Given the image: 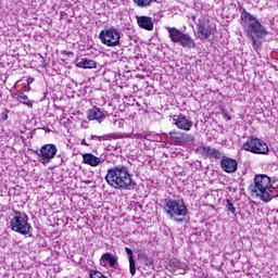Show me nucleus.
Wrapping results in <instances>:
<instances>
[{
    "mask_svg": "<svg viewBox=\"0 0 278 278\" xmlns=\"http://www.w3.org/2000/svg\"><path fill=\"white\" fill-rule=\"evenodd\" d=\"M27 84H28V86H30V84H34V78L29 77V78L27 79Z\"/></svg>",
    "mask_w": 278,
    "mask_h": 278,
    "instance_id": "33",
    "label": "nucleus"
},
{
    "mask_svg": "<svg viewBox=\"0 0 278 278\" xmlns=\"http://www.w3.org/2000/svg\"><path fill=\"white\" fill-rule=\"evenodd\" d=\"M29 217L21 211H14L13 218L10 222V228L21 236H29L31 238V225L29 224Z\"/></svg>",
    "mask_w": 278,
    "mask_h": 278,
    "instance_id": "5",
    "label": "nucleus"
},
{
    "mask_svg": "<svg viewBox=\"0 0 278 278\" xmlns=\"http://www.w3.org/2000/svg\"><path fill=\"white\" fill-rule=\"evenodd\" d=\"M146 140H150L152 142H155V140H157V135H153V134H147L144 136Z\"/></svg>",
    "mask_w": 278,
    "mask_h": 278,
    "instance_id": "28",
    "label": "nucleus"
},
{
    "mask_svg": "<svg viewBox=\"0 0 278 278\" xmlns=\"http://www.w3.org/2000/svg\"><path fill=\"white\" fill-rule=\"evenodd\" d=\"M169 138L173 140L174 144H184V132L181 131H170Z\"/></svg>",
    "mask_w": 278,
    "mask_h": 278,
    "instance_id": "20",
    "label": "nucleus"
},
{
    "mask_svg": "<svg viewBox=\"0 0 278 278\" xmlns=\"http://www.w3.org/2000/svg\"><path fill=\"white\" fill-rule=\"evenodd\" d=\"M202 155H205V157H208L210 160H220L224 157L223 152L216 148L212 147H203L201 149Z\"/></svg>",
    "mask_w": 278,
    "mask_h": 278,
    "instance_id": "13",
    "label": "nucleus"
},
{
    "mask_svg": "<svg viewBox=\"0 0 278 278\" xmlns=\"http://www.w3.org/2000/svg\"><path fill=\"white\" fill-rule=\"evenodd\" d=\"M224 116L226 117L227 121H231V116L227 112H224Z\"/></svg>",
    "mask_w": 278,
    "mask_h": 278,
    "instance_id": "31",
    "label": "nucleus"
},
{
    "mask_svg": "<svg viewBox=\"0 0 278 278\" xmlns=\"http://www.w3.org/2000/svg\"><path fill=\"white\" fill-rule=\"evenodd\" d=\"M271 190H274L273 199L277 198V197H278V190H277V188L271 185Z\"/></svg>",
    "mask_w": 278,
    "mask_h": 278,
    "instance_id": "30",
    "label": "nucleus"
},
{
    "mask_svg": "<svg viewBox=\"0 0 278 278\" xmlns=\"http://www.w3.org/2000/svg\"><path fill=\"white\" fill-rule=\"evenodd\" d=\"M104 179L106 184L115 190H134V188H136L134 174L129 172L127 165H116L109 168Z\"/></svg>",
    "mask_w": 278,
    "mask_h": 278,
    "instance_id": "2",
    "label": "nucleus"
},
{
    "mask_svg": "<svg viewBox=\"0 0 278 278\" xmlns=\"http://www.w3.org/2000/svg\"><path fill=\"white\" fill-rule=\"evenodd\" d=\"M166 30L168 31L172 42H175V45H180V47H184V49L197 48V42L189 34L170 26H167Z\"/></svg>",
    "mask_w": 278,
    "mask_h": 278,
    "instance_id": "6",
    "label": "nucleus"
},
{
    "mask_svg": "<svg viewBox=\"0 0 278 278\" xmlns=\"http://www.w3.org/2000/svg\"><path fill=\"white\" fill-rule=\"evenodd\" d=\"M242 148L244 151L255 153L256 155H266L268 153V144L257 137H249L242 144Z\"/></svg>",
    "mask_w": 278,
    "mask_h": 278,
    "instance_id": "7",
    "label": "nucleus"
},
{
    "mask_svg": "<svg viewBox=\"0 0 278 278\" xmlns=\"http://www.w3.org/2000/svg\"><path fill=\"white\" fill-rule=\"evenodd\" d=\"M134 3L138 5V8H149L153 0H134Z\"/></svg>",
    "mask_w": 278,
    "mask_h": 278,
    "instance_id": "23",
    "label": "nucleus"
},
{
    "mask_svg": "<svg viewBox=\"0 0 278 278\" xmlns=\"http://www.w3.org/2000/svg\"><path fill=\"white\" fill-rule=\"evenodd\" d=\"M91 140H99L101 142V140H105V137L91 136Z\"/></svg>",
    "mask_w": 278,
    "mask_h": 278,
    "instance_id": "29",
    "label": "nucleus"
},
{
    "mask_svg": "<svg viewBox=\"0 0 278 278\" xmlns=\"http://www.w3.org/2000/svg\"><path fill=\"white\" fill-rule=\"evenodd\" d=\"M83 162L84 164H87L88 166H92V167H97L101 164H103V162H105V159L103 157H99L92 153H85L83 154Z\"/></svg>",
    "mask_w": 278,
    "mask_h": 278,
    "instance_id": "12",
    "label": "nucleus"
},
{
    "mask_svg": "<svg viewBox=\"0 0 278 278\" xmlns=\"http://www.w3.org/2000/svg\"><path fill=\"white\" fill-rule=\"evenodd\" d=\"M81 144H83L84 147H90V144H88V142H86V139H83V140H81Z\"/></svg>",
    "mask_w": 278,
    "mask_h": 278,
    "instance_id": "32",
    "label": "nucleus"
},
{
    "mask_svg": "<svg viewBox=\"0 0 278 278\" xmlns=\"http://www.w3.org/2000/svg\"><path fill=\"white\" fill-rule=\"evenodd\" d=\"M17 101H20V103H23V105H27V108H34V102H31L27 94H24L23 92L18 93Z\"/></svg>",
    "mask_w": 278,
    "mask_h": 278,
    "instance_id": "21",
    "label": "nucleus"
},
{
    "mask_svg": "<svg viewBox=\"0 0 278 278\" xmlns=\"http://www.w3.org/2000/svg\"><path fill=\"white\" fill-rule=\"evenodd\" d=\"M125 252L128 255L130 275L134 277V275H136V260H134V251L129 248H125Z\"/></svg>",
    "mask_w": 278,
    "mask_h": 278,
    "instance_id": "17",
    "label": "nucleus"
},
{
    "mask_svg": "<svg viewBox=\"0 0 278 278\" xmlns=\"http://www.w3.org/2000/svg\"><path fill=\"white\" fill-rule=\"evenodd\" d=\"M76 66L78 68H97V63L94 60L90 59H80L77 63Z\"/></svg>",
    "mask_w": 278,
    "mask_h": 278,
    "instance_id": "18",
    "label": "nucleus"
},
{
    "mask_svg": "<svg viewBox=\"0 0 278 278\" xmlns=\"http://www.w3.org/2000/svg\"><path fill=\"white\" fill-rule=\"evenodd\" d=\"M87 118L88 121H98L99 123H103V118H105V114L101 109L94 106L87 111Z\"/></svg>",
    "mask_w": 278,
    "mask_h": 278,
    "instance_id": "14",
    "label": "nucleus"
},
{
    "mask_svg": "<svg viewBox=\"0 0 278 278\" xmlns=\"http://www.w3.org/2000/svg\"><path fill=\"white\" fill-rule=\"evenodd\" d=\"M89 277L90 278H105V276H103V274L99 270H90Z\"/></svg>",
    "mask_w": 278,
    "mask_h": 278,
    "instance_id": "26",
    "label": "nucleus"
},
{
    "mask_svg": "<svg viewBox=\"0 0 278 278\" xmlns=\"http://www.w3.org/2000/svg\"><path fill=\"white\" fill-rule=\"evenodd\" d=\"M186 142H194V136L182 132V144Z\"/></svg>",
    "mask_w": 278,
    "mask_h": 278,
    "instance_id": "25",
    "label": "nucleus"
},
{
    "mask_svg": "<svg viewBox=\"0 0 278 278\" xmlns=\"http://www.w3.org/2000/svg\"><path fill=\"white\" fill-rule=\"evenodd\" d=\"M198 34L200 40H207L212 36V28L203 24L198 25Z\"/></svg>",
    "mask_w": 278,
    "mask_h": 278,
    "instance_id": "16",
    "label": "nucleus"
},
{
    "mask_svg": "<svg viewBox=\"0 0 278 278\" xmlns=\"http://www.w3.org/2000/svg\"><path fill=\"white\" fill-rule=\"evenodd\" d=\"M141 257L143 260L144 266H147L149 270H153V268L155 267V265L153 264V258H150L147 254L141 255Z\"/></svg>",
    "mask_w": 278,
    "mask_h": 278,
    "instance_id": "22",
    "label": "nucleus"
},
{
    "mask_svg": "<svg viewBox=\"0 0 278 278\" xmlns=\"http://www.w3.org/2000/svg\"><path fill=\"white\" fill-rule=\"evenodd\" d=\"M169 266L172 268H174V270H180V268H181V261H179L178 258H172L169 261Z\"/></svg>",
    "mask_w": 278,
    "mask_h": 278,
    "instance_id": "24",
    "label": "nucleus"
},
{
    "mask_svg": "<svg viewBox=\"0 0 278 278\" xmlns=\"http://www.w3.org/2000/svg\"><path fill=\"white\" fill-rule=\"evenodd\" d=\"M226 207L228 208L231 214H236V206H233V203H231V200H227Z\"/></svg>",
    "mask_w": 278,
    "mask_h": 278,
    "instance_id": "27",
    "label": "nucleus"
},
{
    "mask_svg": "<svg viewBox=\"0 0 278 278\" xmlns=\"http://www.w3.org/2000/svg\"><path fill=\"white\" fill-rule=\"evenodd\" d=\"M249 191L251 192V197L260 199L261 201H264V203L273 201V197H275L270 177L264 174L254 177V184L249 187Z\"/></svg>",
    "mask_w": 278,
    "mask_h": 278,
    "instance_id": "3",
    "label": "nucleus"
},
{
    "mask_svg": "<svg viewBox=\"0 0 278 278\" xmlns=\"http://www.w3.org/2000/svg\"><path fill=\"white\" fill-rule=\"evenodd\" d=\"M137 24L141 29H147V31H153V18L150 16H137Z\"/></svg>",
    "mask_w": 278,
    "mask_h": 278,
    "instance_id": "15",
    "label": "nucleus"
},
{
    "mask_svg": "<svg viewBox=\"0 0 278 278\" xmlns=\"http://www.w3.org/2000/svg\"><path fill=\"white\" fill-rule=\"evenodd\" d=\"M239 12L241 14V25L249 40L252 41L254 51H257L262 47V40L268 36V30L244 7H240Z\"/></svg>",
    "mask_w": 278,
    "mask_h": 278,
    "instance_id": "1",
    "label": "nucleus"
},
{
    "mask_svg": "<svg viewBox=\"0 0 278 278\" xmlns=\"http://www.w3.org/2000/svg\"><path fill=\"white\" fill-rule=\"evenodd\" d=\"M173 123L178 129L182 131H190L192 129V121H190L185 115H174Z\"/></svg>",
    "mask_w": 278,
    "mask_h": 278,
    "instance_id": "10",
    "label": "nucleus"
},
{
    "mask_svg": "<svg viewBox=\"0 0 278 278\" xmlns=\"http://www.w3.org/2000/svg\"><path fill=\"white\" fill-rule=\"evenodd\" d=\"M35 153L38 155L40 164L47 166V164H49L58 154V147H55V144L48 143L42 146L40 151H36Z\"/></svg>",
    "mask_w": 278,
    "mask_h": 278,
    "instance_id": "9",
    "label": "nucleus"
},
{
    "mask_svg": "<svg viewBox=\"0 0 278 278\" xmlns=\"http://www.w3.org/2000/svg\"><path fill=\"white\" fill-rule=\"evenodd\" d=\"M101 260H104V262H108L111 266V268H115L116 264H118V256L113 255L110 252H106L102 255Z\"/></svg>",
    "mask_w": 278,
    "mask_h": 278,
    "instance_id": "19",
    "label": "nucleus"
},
{
    "mask_svg": "<svg viewBox=\"0 0 278 278\" xmlns=\"http://www.w3.org/2000/svg\"><path fill=\"white\" fill-rule=\"evenodd\" d=\"M4 121H8V114L4 115Z\"/></svg>",
    "mask_w": 278,
    "mask_h": 278,
    "instance_id": "34",
    "label": "nucleus"
},
{
    "mask_svg": "<svg viewBox=\"0 0 278 278\" xmlns=\"http://www.w3.org/2000/svg\"><path fill=\"white\" fill-rule=\"evenodd\" d=\"M100 40L102 45H106V47H118L121 42V31L114 27L104 29L100 33Z\"/></svg>",
    "mask_w": 278,
    "mask_h": 278,
    "instance_id": "8",
    "label": "nucleus"
},
{
    "mask_svg": "<svg viewBox=\"0 0 278 278\" xmlns=\"http://www.w3.org/2000/svg\"><path fill=\"white\" fill-rule=\"evenodd\" d=\"M163 210L175 223H185L188 216V206L181 200L165 199Z\"/></svg>",
    "mask_w": 278,
    "mask_h": 278,
    "instance_id": "4",
    "label": "nucleus"
},
{
    "mask_svg": "<svg viewBox=\"0 0 278 278\" xmlns=\"http://www.w3.org/2000/svg\"><path fill=\"white\" fill-rule=\"evenodd\" d=\"M220 167L225 173H236V170H238V161L223 156L220 161Z\"/></svg>",
    "mask_w": 278,
    "mask_h": 278,
    "instance_id": "11",
    "label": "nucleus"
}]
</instances>
